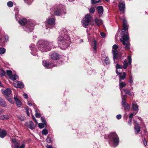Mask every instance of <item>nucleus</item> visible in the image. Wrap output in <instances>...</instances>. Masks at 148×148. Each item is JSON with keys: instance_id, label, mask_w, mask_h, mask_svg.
I'll return each mask as SVG.
<instances>
[{"instance_id": "44", "label": "nucleus", "mask_w": 148, "mask_h": 148, "mask_svg": "<svg viewBox=\"0 0 148 148\" xmlns=\"http://www.w3.org/2000/svg\"><path fill=\"white\" fill-rule=\"evenodd\" d=\"M107 56H106L104 51L102 52L101 56V60H102L106 58Z\"/></svg>"}, {"instance_id": "47", "label": "nucleus", "mask_w": 148, "mask_h": 148, "mask_svg": "<svg viewBox=\"0 0 148 148\" xmlns=\"http://www.w3.org/2000/svg\"><path fill=\"white\" fill-rule=\"evenodd\" d=\"M5 71L3 69H1L0 71V75L1 77H3L5 75Z\"/></svg>"}, {"instance_id": "36", "label": "nucleus", "mask_w": 148, "mask_h": 148, "mask_svg": "<svg viewBox=\"0 0 148 148\" xmlns=\"http://www.w3.org/2000/svg\"><path fill=\"white\" fill-rule=\"evenodd\" d=\"M102 60V61H104V63L106 64H108L110 63V62L109 59L108 57L103 59Z\"/></svg>"}, {"instance_id": "37", "label": "nucleus", "mask_w": 148, "mask_h": 148, "mask_svg": "<svg viewBox=\"0 0 148 148\" xmlns=\"http://www.w3.org/2000/svg\"><path fill=\"white\" fill-rule=\"evenodd\" d=\"M6 99L8 101L11 103L13 104L14 103V101L12 100L13 98L11 96L6 97Z\"/></svg>"}, {"instance_id": "38", "label": "nucleus", "mask_w": 148, "mask_h": 148, "mask_svg": "<svg viewBox=\"0 0 148 148\" xmlns=\"http://www.w3.org/2000/svg\"><path fill=\"white\" fill-rule=\"evenodd\" d=\"M116 71L118 70L119 71L118 69H121V72H122L123 67L122 65H120L118 64H117L116 66Z\"/></svg>"}, {"instance_id": "39", "label": "nucleus", "mask_w": 148, "mask_h": 148, "mask_svg": "<svg viewBox=\"0 0 148 148\" xmlns=\"http://www.w3.org/2000/svg\"><path fill=\"white\" fill-rule=\"evenodd\" d=\"M128 63H127V61L126 60H124L123 62V68L124 69H126L128 66Z\"/></svg>"}, {"instance_id": "23", "label": "nucleus", "mask_w": 148, "mask_h": 148, "mask_svg": "<svg viewBox=\"0 0 148 148\" xmlns=\"http://www.w3.org/2000/svg\"><path fill=\"white\" fill-rule=\"evenodd\" d=\"M18 23L21 25H24L27 23V19L26 18H23L18 21Z\"/></svg>"}, {"instance_id": "17", "label": "nucleus", "mask_w": 148, "mask_h": 148, "mask_svg": "<svg viewBox=\"0 0 148 148\" xmlns=\"http://www.w3.org/2000/svg\"><path fill=\"white\" fill-rule=\"evenodd\" d=\"M20 144V141L18 140L17 142L14 143V148H24L25 145L24 143H22L21 146L19 147Z\"/></svg>"}, {"instance_id": "41", "label": "nucleus", "mask_w": 148, "mask_h": 148, "mask_svg": "<svg viewBox=\"0 0 148 148\" xmlns=\"http://www.w3.org/2000/svg\"><path fill=\"white\" fill-rule=\"evenodd\" d=\"M6 49L3 47L0 48V55L4 54L5 52Z\"/></svg>"}, {"instance_id": "55", "label": "nucleus", "mask_w": 148, "mask_h": 148, "mask_svg": "<svg viewBox=\"0 0 148 148\" xmlns=\"http://www.w3.org/2000/svg\"><path fill=\"white\" fill-rule=\"evenodd\" d=\"M18 140H17L16 139L13 138L12 139V141L13 143H14V144L17 142Z\"/></svg>"}, {"instance_id": "18", "label": "nucleus", "mask_w": 148, "mask_h": 148, "mask_svg": "<svg viewBox=\"0 0 148 148\" xmlns=\"http://www.w3.org/2000/svg\"><path fill=\"white\" fill-rule=\"evenodd\" d=\"M132 108L133 110L135 111L136 112L134 113V114H136L138 112V106L137 104L136 103H132Z\"/></svg>"}, {"instance_id": "30", "label": "nucleus", "mask_w": 148, "mask_h": 148, "mask_svg": "<svg viewBox=\"0 0 148 148\" xmlns=\"http://www.w3.org/2000/svg\"><path fill=\"white\" fill-rule=\"evenodd\" d=\"M53 140V137L50 135H48L46 139L47 142L48 143H51L52 142Z\"/></svg>"}, {"instance_id": "21", "label": "nucleus", "mask_w": 148, "mask_h": 148, "mask_svg": "<svg viewBox=\"0 0 148 148\" xmlns=\"http://www.w3.org/2000/svg\"><path fill=\"white\" fill-rule=\"evenodd\" d=\"M14 101H15L16 106L18 107H20L21 106V101L17 98V96L15 95L14 98Z\"/></svg>"}, {"instance_id": "5", "label": "nucleus", "mask_w": 148, "mask_h": 148, "mask_svg": "<svg viewBox=\"0 0 148 148\" xmlns=\"http://www.w3.org/2000/svg\"><path fill=\"white\" fill-rule=\"evenodd\" d=\"M55 6L54 14L55 15L60 16L66 14L65 11L62 9L61 5H56Z\"/></svg>"}, {"instance_id": "1", "label": "nucleus", "mask_w": 148, "mask_h": 148, "mask_svg": "<svg viewBox=\"0 0 148 148\" xmlns=\"http://www.w3.org/2000/svg\"><path fill=\"white\" fill-rule=\"evenodd\" d=\"M123 27L121 30V36L120 40L123 45H125L124 48L125 49L128 50L130 49V43L129 41V34L127 32H125L128 29L127 22L125 19H123Z\"/></svg>"}, {"instance_id": "15", "label": "nucleus", "mask_w": 148, "mask_h": 148, "mask_svg": "<svg viewBox=\"0 0 148 148\" xmlns=\"http://www.w3.org/2000/svg\"><path fill=\"white\" fill-rule=\"evenodd\" d=\"M51 59L53 60H56L59 59L60 57V55L57 53L52 52L50 55Z\"/></svg>"}, {"instance_id": "46", "label": "nucleus", "mask_w": 148, "mask_h": 148, "mask_svg": "<svg viewBox=\"0 0 148 148\" xmlns=\"http://www.w3.org/2000/svg\"><path fill=\"white\" fill-rule=\"evenodd\" d=\"M7 5L8 7H11L13 6V3L11 1H9L8 2Z\"/></svg>"}, {"instance_id": "33", "label": "nucleus", "mask_w": 148, "mask_h": 148, "mask_svg": "<svg viewBox=\"0 0 148 148\" xmlns=\"http://www.w3.org/2000/svg\"><path fill=\"white\" fill-rule=\"evenodd\" d=\"M10 78L12 80L14 81L18 79V75H12L10 77Z\"/></svg>"}, {"instance_id": "50", "label": "nucleus", "mask_w": 148, "mask_h": 148, "mask_svg": "<svg viewBox=\"0 0 148 148\" xmlns=\"http://www.w3.org/2000/svg\"><path fill=\"white\" fill-rule=\"evenodd\" d=\"M12 72L10 70H7L6 71V73L7 75L10 76V77L12 75Z\"/></svg>"}, {"instance_id": "10", "label": "nucleus", "mask_w": 148, "mask_h": 148, "mask_svg": "<svg viewBox=\"0 0 148 148\" xmlns=\"http://www.w3.org/2000/svg\"><path fill=\"white\" fill-rule=\"evenodd\" d=\"M119 10L123 13H124L125 10V3L123 1H120L118 5Z\"/></svg>"}, {"instance_id": "32", "label": "nucleus", "mask_w": 148, "mask_h": 148, "mask_svg": "<svg viewBox=\"0 0 148 148\" xmlns=\"http://www.w3.org/2000/svg\"><path fill=\"white\" fill-rule=\"evenodd\" d=\"M134 128L136 130V134H137L140 131V127L138 125H136L134 126Z\"/></svg>"}, {"instance_id": "26", "label": "nucleus", "mask_w": 148, "mask_h": 148, "mask_svg": "<svg viewBox=\"0 0 148 148\" xmlns=\"http://www.w3.org/2000/svg\"><path fill=\"white\" fill-rule=\"evenodd\" d=\"M7 135V132L5 130H3L1 131L0 132V137L1 138H3Z\"/></svg>"}, {"instance_id": "42", "label": "nucleus", "mask_w": 148, "mask_h": 148, "mask_svg": "<svg viewBox=\"0 0 148 148\" xmlns=\"http://www.w3.org/2000/svg\"><path fill=\"white\" fill-rule=\"evenodd\" d=\"M126 99H124L123 98L122 99L121 105L122 106L127 104L126 101Z\"/></svg>"}, {"instance_id": "64", "label": "nucleus", "mask_w": 148, "mask_h": 148, "mask_svg": "<svg viewBox=\"0 0 148 148\" xmlns=\"http://www.w3.org/2000/svg\"><path fill=\"white\" fill-rule=\"evenodd\" d=\"M27 104L30 106H32V104L31 103H29V102L27 103Z\"/></svg>"}, {"instance_id": "27", "label": "nucleus", "mask_w": 148, "mask_h": 148, "mask_svg": "<svg viewBox=\"0 0 148 148\" xmlns=\"http://www.w3.org/2000/svg\"><path fill=\"white\" fill-rule=\"evenodd\" d=\"M55 22V19L53 18H51L47 20V23L49 25H53Z\"/></svg>"}, {"instance_id": "7", "label": "nucleus", "mask_w": 148, "mask_h": 148, "mask_svg": "<svg viewBox=\"0 0 148 148\" xmlns=\"http://www.w3.org/2000/svg\"><path fill=\"white\" fill-rule=\"evenodd\" d=\"M118 48V46L115 44L112 47V52L113 54V58L114 63L115 62V60L118 58L117 55L118 53V51L117 49Z\"/></svg>"}, {"instance_id": "14", "label": "nucleus", "mask_w": 148, "mask_h": 148, "mask_svg": "<svg viewBox=\"0 0 148 148\" xmlns=\"http://www.w3.org/2000/svg\"><path fill=\"white\" fill-rule=\"evenodd\" d=\"M12 91L11 90L8 88H7L6 90L3 91L2 93L4 96L5 97L11 96Z\"/></svg>"}, {"instance_id": "12", "label": "nucleus", "mask_w": 148, "mask_h": 148, "mask_svg": "<svg viewBox=\"0 0 148 148\" xmlns=\"http://www.w3.org/2000/svg\"><path fill=\"white\" fill-rule=\"evenodd\" d=\"M122 72H121V71H120L119 72V71L117 70L116 71V73L119 76V81L120 82L121 80H123L125 79L126 75V73L124 72L123 73V75H121V73Z\"/></svg>"}, {"instance_id": "19", "label": "nucleus", "mask_w": 148, "mask_h": 148, "mask_svg": "<svg viewBox=\"0 0 148 148\" xmlns=\"http://www.w3.org/2000/svg\"><path fill=\"white\" fill-rule=\"evenodd\" d=\"M126 84L124 82H121V81L120 82H119V86L120 89L121 91V95H122L123 94V89H122V88L123 87H125L126 86Z\"/></svg>"}, {"instance_id": "52", "label": "nucleus", "mask_w": 148, "mask_h": 148, "mask_svg": "<svg viewBox=\"0 0 148 148\" xmlns=\"http://www.w3.org/2000/svg\"><path fill=\"white\" fill-rule=\"evenodd\" d=\"M116 117L118 119H120L121 118V115L120 114L117 115L116 116Z\"/></svg>"}, {"instance_id": "48", "label": "nucleus", "mask_w": 148, "mask_h": 148, "mask_svg": "<svg viewBox=\"0 0 148 148\" xmlns=\"http://www.w3.org/2000/svg\"><path fill=\"white\" fill-rule=\"evenodd\" d=\"M127 58L128 60V64L129 65H130L132 63V58L130 56H127Z\"/></svg>"}, {"instance_id": "28", "label": "nucleus", "mask_w": 148, "mask_h": 148, "mask_svg": "<svg viewBox=\"0 0 148 148\" xmlns=\"http://www.w3.org/2000/svg\"><path fill=\"white\" fill-rule=\"evenodd\" d=\"M10 118L8 115H3L0 116V119L1 120H8Z\"/></svg>"}, {"instance_id": "35", "label": "nucleus", "mask_w": 148, "mask_h": 148, "mask_svg": "<svg viewBox=\"0 0 148 148\" xmlns=\"http://www.w3.org/2000/svg\"><path fill=\"white\" fill-rule=\"evenodd\" d=\"M125 110L126 111H128L130 109V105L128 104L123 106Z\"/></svg>"}, {"instance_id": "51", "label": "nucleus", "mask_w": 148, "mask_h": 148, "mask_svg": "<svg viewBox=\"0 0 148 148\" xmlns=\"http://www.w3.org/2000/svg\"><path fill=\"white\" fill-rule=\"evenodd\" d=\"M101 36L103 38H104L106 36V34L105 33L103 32L100 33Z\"/></svg>"}, {"instance_id": "61", "label": "nucleus", "mask_w": 148, "mask_h": 148, "mask_svg": "<svg viewBox=\"0 0 148 148\" xmlns=\"http://www.w3.org/2000/svg\"><path fill=\"white\" fill-rule=\"evenodd\" d=\"M32 118L34 120L35 122V123H38V122H37V120H36V119L35 118V117L33 116H32Z\"/></svg>"}, {"instance_id": "16", "label": "nucleus", "mask_w": 148, "mask_h": 148, "mask_svg": "<svg viewBox=\"0 0 148 148\" xmlns=\"http://www.w3.org/2000/svg\"><path fill=\"white\" fill-rule=\"evenodd\" d=\"M33 107L35 109V116L37 118H39L41 116L40 111L37 108L35 105H34Z\"/></svg>"}, {"instance_id": "43", "label": "nucleus", "mask_w": 148, "mask_h": 148, "mask_svg": "<svg viewBox=\"0 0 148 148\" xmlns=\"http://www.w3.org/2000/svg\"><path fill=\"white\" fill-rule=\"evenodd\" d=\"M48 131L46 129H44L42 130V133L43 135H46L48 133Z\"/></svg>"}, {"instance_id": "56", "label": "nucleus", "mask_w": 148, "mask_h": 148, "mask_svg": "<svg viewBox=\"0 0 148 148\" xmlns=\"http://www.w3.org/2000/svg\"><path fill=\"white\" fill-rule=\"evenodd\" d=\"M128 124L130 125L132 124V119H130L129 121L128 122Z\"/></svg>"}, {"instance_id": "34", "label": "nucleus", "mask_w": 148, "mask_h": 148, "mask_svg": "<svg viewBox=\"0 0 148 148\" xmlns=\"http://www.w3.org/2000/svg\"><path fill=\"white\" fill-rule=\"evenodd\" d=\"M123 91L125 92V94L128 95L130 96L132 95V94L131 93L130 90H128L127 89H123Z\"/></svg>"}, {"instance_id": "53", "label": "nucleus", "mask_w": 148, "mask_h": 148, "mask_svg": "<svg viewBox=\"0 0 148 148\" xmlns=\"http://www.w3.org/2000/svg\"><path fill=\"white\" fill-rule=\"evenodd\" d=\"M127 95V94H126L124 95H123V94H122V95H121V97L122 98H123L124 99H126Z\"/></svg>"}, {"instance_id": "13", "label": "nucleus", "mask_w": 148, "mask_h": 148, "mask_svg": "<svg viewBox=\"0 0 148 148\" xmlns=\"http://www.w3.org/2000/svg\"><path fill=\"white\" fill-rule=\"evenodd\" d=\"M25 125L31 130L34 129L36 127L35 125H34L33 122L32 121H29L26 123Z\"/></svg>"}, {"instance_id": "45", "label": "nucleus", "mask_w": 148, "mask_h": 148, "mask_svg": "<svg viewBox=\"0 0 148 148\" xmlns=\"http://www.w3.org/2000/svg\"><path fill=\"white\" fill-rule=\"evenodd\" d=\"M95 8L94 7H91L89 10V11L90 13H94L95 12Z\"/></svg>"}, {"instance_id": "63", "label": "nucleus", "mask_w": 148, "mask_h": 148, "mask_svg": "<svg viewBox=\"0 0 148 148\" xmlns=\"http://www.w3.org/2000/svg\"><path fill=\"white\" fill-rule=\"evenodd\" d=\"M18 118L20 119V120H21V121H23L24 120V119L23 118H21V117H18Z\"/></svg>"}, {"instance_id": "54", "label": "nucleus", "mask_w": 148, "mask_h": 148, "mask_svg": "<svg viewBox=\"0 0 148 148\" xmlns=\"http://www.w3.org/2000/svg\"><path fill=\"white\" fill-rule=\"evenodd\" d=\"M5 41L7 42L9 40V37L7 35H5Z\"/></svg>"}, {"instance_id": "22", "label": "nucleus", "mask_w": 148, "mask_h": 148, "mask_svg": "<svg viewBox=\"0 0 148 148\" xmlns=\"http://www.w3.org/2000/svg\"><path fill=\"white\" fill-rule=\"evenodd\" d=\"M98 13L99 14H102L103 12V8L101 6H97L96 8Z\"/></svg>"}, {"instance_id": "8", "label": "nucleus", "mask_w": 148, "mask_h": 148, "mask_svg": "<svg viewBox=\"0 0 148 148\" xmlns=\"http://www.w3.org/2000/svg\"><path fill=\"white\" fill-rule=\"evenodd\" d=\"M34 28V25L33 23H28L26 26L24 27L23 29L25 31L28 33H29L33 31Z\"/></svg>"}, {"instance_id": "24", "label": "nucleus", "mask_w": 148, "mask_h": 148, "mask_svg": "<svg viewBox=\"0 0 148 148\" xmlns=\"http://www.w3.org/2000/svg\"><path fill=\"white\" fill-rule=\"evenodd\" d=\"M0 105L3 107H5L7 106L5 101L1 97H0Z\"/></svg>"}, {"instance_id": "59", "label": "nucleus", "mask_w": 148, "mask_h": 148, "mask_svg": "<svg viewBox=\"0 0 148 148\" xmlns=\"http://www.w3.org/2000/svg\"><path fill=\"white\" fill-rule=\"evenodd\" d=\"M133 116H134L133 114V113H131L129 117V118L130 119H132V118L133 117Z\"/></svg>"}, {"instance_id": "40", "label": "nucleus", "mask_w": 148, "mask_h": 148, "mask_svg": "<svg viewBox=\"0 0 148 148\" xmlns=\"http://www.w3.org/2000/svg\"><path fill=\"white\" fill-rule=\"evenodd\" d=\"M38 126L40 128L42 129L44 127H47V125H45L44 123H40L38 124Z\"/></svg>"}, {"instance_id": "3", "label": "nucleus", "mask_w": 148, "mask_h": 148, "mask_svg": "<svg viewBox=\"0 0 148 148\" xmlns=\"http://www.w3.org/2000/svg\"><path fill=\"white\" fill-rule=\"evenodd\" d=\"M53 46V42L43 40H39L37 44L38 49L42 52H46L50 50Z\"/></svg>"}, {"instance_id": "49", "label": "nucleus", "mask_w": 148, "mask_h": 148, "mask_svg": "<svg viewBox=\"0 0 148 148\" xmlns=\"http://www.w3.org/2000/svg\"><path fill=\"white\" fill-rule=\"evenodd\" d=\"M41 120L42 122L45 123V125H47L46 121L44 117H41Z\"/></svg>"}, {"instance_id": "25", "label": "nucleus", "mask_w": 148, "mask_h": 148, "mask_svg": "<svg viewBox=\"0 0 148 148\" xmlns=\"http://www.w3.org/2000/svg\"><path fill=\"white\" fill-rule=\"evenodd\" d=\"M95 22L98 26H99L103 23V21L100 19L96 18L95 19Z\"/></svg>"}, {"instance_id": "57", "label": "nucleus", "mask_w": 148, "mask_h": 148, "mask_svg": "<svg viewBox=\"0 0 148 148\" xmlns=\"http://www.w3.org/2000/svg\"><path fill=\"white\" fill-rule=\"evenodd\" d=\"M143 144H144V145H145V146H146L147 145V140H146V139L145 138L143 140Z\"/></svg>"}, {"instance_id": "4", "label": "nucleus", "mask_w": 148, "mask_h": 148, "mask_svg": "<svg viewBox=\"0 0 148 148\" xmlns=\"http://www.w3.org/2000/svg\"><path fill=\"white\" fill-rule=\"evenodd\" d=\"M108 138L109 143H112L114 147L117 146L119 142V138L118 135L115 132L110 133L108 135Z\"/></svg>"}, {"instance_id": "11", "label": "nucleus", "mask_w": 148, "mask_h": 148, "mask_svg": "<svg viewBox=\"0 0 148 148\" xmlns=\"http://www.w3.org/2000/svg\"><path fill=\"white\" fill-rule=\"evenodd\" d=\"M42 65L47 69L51 68L52 66H58V65L57 64H54L52 63H48L45 60H43L42 61Z\"/></svg>"}, {"instance_id": "20", "label": "nucleus", "mask_w": 148, "mask_h": 148, "mask_svg": "<svg viewBox=\"0 0 148 148\" xmlns=\"http://www.w3.org/2000/svg\"><path fill=\"white\" fill-rule=\"evenodd\" d=\"M15 85L16 86V87L21 88H23L24 87L23 83L18 81L16 82Z\"/></svg>"}, {"instance_id": "60", "label": "nucleus", "mask_w": 148, "mask_h": 148, "mask_svg": "<svg viewBox=\"0 0 148 148\" xmlns=\"http://www.w3.org/2000/svg\"><path fill=\"white\" fill-rule=\"evenodd\" d=\"M23 96L24 97L25 99H27L28 97L27 95L25 93H24L23 94Z\"/></svg>"}, {"instance_id": "62", "label": "nucleus", "mask_w": 148, "mask_h": 148, "mask_svg": "<svg viewBox=\"0 0 148 148\" xmlns=\"http://www.w3.org/2000/svg\"><path fill=\"white\" fill-rule=\"evenodd\" d=\"M3 110L0 109V115L3 114Z\"/></svg>"}, {"instance_id": "2", "label": "nucleus", "mask_w": 148, "mask_h": 148, "mask_svg": "<svg viewBox=\"0 0 148 148\" xmlns=\"http://www.w3.org/2000/svg\"><path fill=\"white\" fill-rule=\"evenodd\" d=\"M60 36L58 38V41L60 45L63 49H65L68 47L70 44L69 37L67 35L66 30L64 29L60 32Z\"/></svg>"}, {"instance_id": "58", "label": "nucleus", "mask_w": 148, "mask_h": 148, "mask_svg": "<svg viewBox=\"0 0 148 148\" xmlns=\"http://www.w3.org/2000/svg\"><path fill=\"white\" fill-rule=\"evenodd\" d=\"M92 4H94L97 3L96 1L95 0H91Z\"/></svg>"}, {"instance_id": "6", "label": "nucleus", "mask_w": 148, "mask_h": 148, "mask_svg": "<svg viewBox=\"0 0 148 148\" xmlns=\"http://www.w3.org/2000/svg\"><path fill=\"white\" fill-rule=\"evenodd\" d=\"M91 18V17L89 14H87L85 16L84 19L82 21V24L83 26L86 27L88 26Z\"/></svg>"}, {"instance_id": "9", "label": "nucleus", "mask_w": 148, "mask_h": 148, "mask_svg": "<svg viewBox=\"0 0 148 148\" xmlns=\"http://www.w3.org/2000/svg\"><path fill=\"white\" fill-rule=\"evenodd\" d=\"M29 49L31 50V53L32 55L35 56L37 54V50L34 44H31L29 46Z\"/></svg>"}, {"instance_id": "31", "label": "nucleus", "mask_w": 148, "mask_h": 148, "mask_svg": "<svg viewBox=\"0 0 148 148\" xmlns=\"http://www.w3.org/2000/svg\"><path fill=\"white\" fill-rule=\"evenodd\" d=\"M133 78L132 75H131L130 76L128 80V82L130 84V85L131 86L133 85Z\"/></svg>"}, {"instance_id": "29", "label": "nucleus", "mask_w": 148, "mask_h": 148, "mask_svg": "<svg viewBox=\"0 0 148 148\" xmlns=\"http://www.w3.org/2000/svg\"><path fill=\"white\" fill-rule=\"evenodd\" d=\"M92 46L94 49L93 52L96 53L97 51V42L95 40L93 41Z\"/></svg>"}]
</instances>
